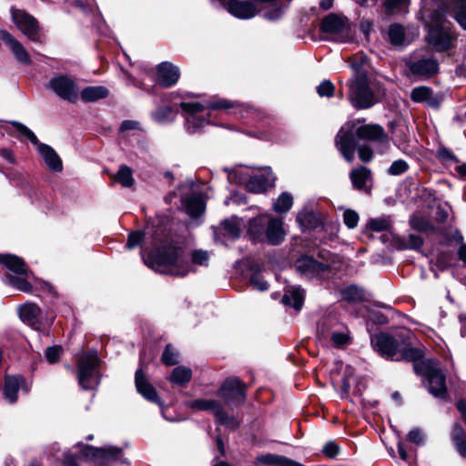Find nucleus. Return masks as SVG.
Instances as JSON below:
<instances>
[{"mask_svg": "<svg viewBox=\"0 0 466 466\" xmlns=\"http://www.w3.org/2000/svg\"><path fill=\"white\" fill-rule=\"evenodd\" d=\"M360 119H353L345 123L335 137V146L344 159L352 163L357 147L356 137L372 142L377 151L384 154L390 148V139L382 127L377 124L360 125Z\"/></svg>", "mask_w": 466, "mask_h": 466, "instance_id": "nucleus-1", "label": "nucleus"}, {"mask_svg": "<svg viewBox=\"0 0 466 466\" xmlns=\"http://www.w3.org/2000/svg\"><path fill=\"white\" fill-rule=\"evenodd\" d=\"M448 5L456 22L466 30V0H449Z\"/></svg>", "mask_w": 466, "mask_h": 466, "instance_id": "nucleus-33", "label": "nucleus"}, {"mask_svg": "<svg viewBox=\"0 0 466 466\" xmlns=\"http://www.w3.org/2000/svg\"><path fill=\"white\" fill-rule=\"evenodd\" d=\"M135 383L137 391L148 401L160 404L157 393L155 388L147 381L140 370H137L135 375Z\"/></svg>", "mask_w": 466, "mask_h": 466, "instance_id": "nucleus-26", "label": "nucleus"}, {"mask_svg": "<svg viewBox=\"0 0 466 466\" xmlns=\"http://www.w3.org/2000/svg\"><path fill=\"white\" fill-rule=\"evenodd\" d=\"M145 262L155 271L177 277H184L191 270V265L185 250L177 246L150 251Z\"/></svg>", "mask_w": 466, "mask_h": 466, "instance_id": "nucleus-2", "label": "nucleus"}, {"mask_svg": "<svg viewBox=\"0 0 466 466\" xmlns=\"http://www.w3.org/2000/svg\"><path fill=\"white\" fill-rule=\"evenodd\" d=\"M408 66L412 75L420 77H431L438 71V63L431 57L410 60Z\"/></svg>", "mask_w": 466, "mask_h": 466, "instance_id": "nucleus-22", "label": "nucleus"}, {"mask_svg": "<svg viewBox=\"0 0 466 466\" xmlns=\"http://www.w3.org/2000/svg\"><path fill=\"white\" fill-rule=\"evenodd\" d=\"M408 169V163L403 159H398L391 163L387 172L390 176H400L405 173Z\"/></svg>", "mask_w": 466, "mask_h": 466, "instance_id": "nucleus-47", "label": "nucleus"}, {"mask_svg": "<svg viewBox=\"0 0 466 466\" xmlns=\"http://www.w3.org/2000/svg\"><path fill=\"white\" fill-rule=\"evenodd\" d=\"M413 368L416 373L423 375L427 380L428 390L435 397L446 398L447 388L445 375L432 360H421L414 361Z\"/></svg>", "mask_w": 466, "mask_h": 466, "instance_id": "nucleus-7", "label": "nucleus"}, {"mask_svg": "<svg viewBox=\"0 0 466 466\" xmlns=\"http://www.w3.org/2000/svg\"><path fill=\"white\" fill-rule=\"evenodd\" d=\"M256 462L258 464H264L268 466H303L299 462L292 461L285 456L271 453L257 457Z\"/></svg>", "mask_w": 466, "mask_h": 466, "instance_id": "nucleus-28", "label": "nucleus"}, {"mask_svg": "<svg viewBox=\"0 0 466 466\" xmlns=\"http://www.w3.org/2000/svg\"><path fill=\"white\" fill-rule=\"evenodd\" d=\"M432 96V90L427 86H417L411 90L410 98L416 103L429 101Z\"/></svg>", "mask_w": 466, "mask_h": 466, "instance_id": "nucleus-41", "label": "nucleus"}, {"mask_svg": "<svg viewBox=\"0 0 466 466\" xmlns=\"http://www.w3.org/2000/svg\"><path fill=\"white\" fill-rule=\"evenodd\" d=\"M25 380L20 376H5L4 384V396L11 403L17 399V392Z\"/></svg>", "mask_w": 466, "mask_h": 466, "instance_id": "nucleus-27", "label": "nucleus"}, {"mask_svg": "<svg viewBox=\"0 0 466 466\" xmlns=\"http://www.w3.org/2000/svg\"><path fill=\"white\" fill-rule=\"evenodd\" d=\"M243 225L244 222L241 218L232 217L221 223V230H223L226 236L234 239L238 238Z\"/></svg>", "mask_w": 466, "mask_h": 466, "instance_id": "nucleus-32", "label": "nucleus"}, {"mask_svg": "<svg viewBox=\"0 0 466 466\" xmlns=\"http://www.w3.org/2000/svg\"><path fill=\"white\" fill-rule=\"evenodd\" d=\"M63 349L61 346H51L46 350V358L51 364L56 363L62 354Z\"/></svg>", "mask_w": 466, "mask_h": 466, "instance_id": "nucleus-51", "label": "nucleus"}, {"mask_svg": "<svg viewBox=\"0 0 466 466\" xmlns=\"http://www.w3.org/2000/svg\"><path fill=\"white\" fill-rule=\"evenodd\" d=\"M184 206L186 212L192 218L200 216L205 210V203L202 198L196 195L186 198Z\"/></svg>", "mask_w": 466, "mask_h": 466, "instance_id": "nucleus-31", "label": "nucleus"}, {"mask_svg": "<svg viewBox=\"0 0 466 466\" xmlns=\"http://www.w3.org/2000/svg\"><path fill=\"white\" fill-rule=\"evenodd\" d=\"M248 234L254 241L279 245L284 240L286 232L282 219L265 213L249 220Z\"/></svg>", "mask_w": 466, "mask_h": 466, "instance_id": "nucleus-4", "label": "nucleus"}, {"mask_svg": "<svg viewBox=\"0 0 466 466\" xmlns=\"http://www.w3.org/2000/svg\"><path fill=\"white\" fill-rule=\"evenodd\" d=\"M363 291L355 285H350L341 290L343 299L350 302H357L363 299Z\"/></svg>", "mask_w": 466, "mask_h": 466, "instance_id": "nucleus-42", "label": "nucleus"}, {"mask_svg": "<svg viewBox=\"0 0 466 466\" xmlns=\"http://www.w3.org/2000/svg\"><path fill=\"white\" fill-rule=\"evenodd\" d=\"M304 300V290L300 287H289L286 289L282 297V303L293 307L295 309H300Z\"/></svg>", "mask_w": 466, "mask_h": 466, "instance_id": "nucleus-30", "label": "nucleus"}, {"mask_svg": "<svg viewBox=\"0 0 466 466\" xmlns=\"http://www.w3.org/2000/svg\"><path fill=\"white\" fill-rule=\"evenodd\" d=\"M99 358L96 351L83 353L77 360L78 383L84 390H94L100 383Z\"/></svg>", "mask_w": 466, "mask_h": 466, "instance_id": "nucleus-9", "label": "nucleus"}, {"mask_svg": "<svg viewBox=\"0 0 466 466\" xmlns=\"http://www.w3.org/2000/svg\"><path fill=\"white\" fill-rule=\"evenodd\" d=\"M230 182L244 184L247 190L252 193H262L274 184L275 177L269 167H264L257 174L249 176L241 168L230 171L228 174Z\"/></svg>", "mask_w": 466, "mask_h": 466, "instance_id": "nucleus-8", "label": "nucleus"}, {"mask_svg": "<svg viewBox=\"0 0 466 466\" xmlns=\"http://www.w3.org/2000/svg\"><path fill=\"white\" fill-rule=\"evenodd\" d=\"M297 221L302 228H311L315 224V216L310 211L302 210L298 213Z\"/></svg>", "mask_w": 466, "mask_h": 466, "instance_id": "nucleus-46", "label": "nucleus"}, {"mask_svg": "<svg viewBox=\"0 0 466 466\" xmlns=\"http://www.w3.org/2000/svg\"><path fill=\"white\" fill-rule=\"evenodd\" d=\"M350 178L356 189L369 192V189L366 187L367 182L371 179V172L369 168L365 167H359L352 169L350 173Z\"/></svg>", "mask_w": 466, "mask_h": 466, "instance_id": "nucleus-29", "label": "nucleus"}, {"mask_svg": "<svg viewBox=\"0 0 466 466\" xmlns=\"http://www.w3.org/2000/svg\"><path fill=\"white\" fill-rule=\"evenodd\" d=\"M456 35L449 22L442 15L441 10H437L431 15V25L427 39L429 44L437 51H445L451 46V42Z\"/></svg>", "mask_w": 466, "mask_h": 466, "instance_id": "nucleus-6", "label": "nucleus"}, {"mask_svg": "<svg viewBox=\"0 0 466 466\" xmlns=\"http://www.w3.org/2000/svg\"><path fill=\"white\" fill-rule=\"evenodd\" d=\"M409 440L413 443L421 444L424 441V434L420 430L413 429L409 432Z\"/></svg>", "mask_w": 466, "mask_h": 466, "instance_id": "nucleus-60", "label": "nucleus"}, {"mask_svg": "<svg viewBox=\"0 0 466 466\" xmlns=\"http://www.w3.org/2000/svg\"><path fill=\"white\" fill-rule=\"evenodd\" d=\"M59 451H60L59 444L57 442H53L46 447L45 452L48 457L56 459Z\"/></svg>", "mask_w": 466, "mask_h": 466, "instance_id": "nucleus-61", "label": "nucleus"}, {"mask_svg": "<svg viewBox=\"0 0 466 466\" xmlns=\"http://www.w3.org/2000/svg\"><path fill=\"white\" fill-rule=\"evenodd\" d=\"M250 284L254 289L259 291H265L268 289V282L258 274H255L251 277Z\"/></svg>", "mask_w": 466, "mask_h": 466, "instance_id": "nucleus-56", "label": "nucleus"}, {"mask_svg": "<svg viewBox=\"0 0 466 466\" xmlns=\"http://www.w3.org/2000/svg\"><path fill=\"white\" fill-rule=\"evenodd\" d=\"M10 124L19 134L37 147L39 154L52 171L60 172L63 169L61 158L50 146L40 143L34 132L24 124L18 121H12Z\"/></svg>", "mask_w": 466, "mask_h": 466, "instance_id": "nucleus-11", "label": "nucleus"}, {"mask_svg": "<svg viewBox=\"0 0 466 466\" xmlns=\"http://www.w3.org/2000/svg\"><path fill=\"white\" fill-rule=\"evenodd\" d=\"M0 38L9 46L14 56L19 63L25 65L31 64V59L26 49L10 33L6 30H0Z\"/></svg>", "mask_w": 466, "mask_h": 466, "instance_id": "nucleus-24", "label": "nucleus"}, {"mask_svg": "<svg viewBox=\"0 0 466 466\" xmlns=\"http://www.w3.org/2000/svg\"><path fill=\"white\" fill-rule=\"evenodd\" d=\"M438 157L443 160H453L457 161L456 157L449 149L441 147L438 150Z\"/></svg>", "mask_w": 466, "mask_h": 466, "instance_id": "nucleus-62", "label": "nucleus"}, {"mask_svg": "<svg viewBox=\"0 0 466 466\" xmlns=\"http://www.w3.org/2000/svg\"><path fill=\"white\" fill-rule=\"evenodd\" d=\"M296 271L305 279H324L330 276L331 268L328 264L319 262L311 256H301L294 264Z\"/></svg>", "mask_w": 466, "mask_h": 466, "instance_id": "nucleus-12", "label": "nucleus"}, {"mask_svg": "<svg viewBox=\"0 0 466 466\" xmlns=\"http://www.w3.org/2000/svg\"><path fill=\"white\" fill-rule=\"evenodd\" d=\"M162 361L167 366L177 364L179 361L178 351L171 345H167L162 354Z\"/></svg>", "mask_w": 466, "mask_h": 466, "instance_id": "nucleus-44", "label": "nucleus"}, {"mask_svg": "<svg viewBox=\"0 0 466 466\" xmlns=\"http://www.w3.org/2000/svg\"><path fill=\"white\" fill-rule=\"evenodd\" d=\"M188 406L198 410L210 411L220 424L228 428L235 429L238 426V420L233 416L228 415L218 400L197 399L190 401Z\"/></svg>", "mask_w": 466, "mask_h": 466, "instance_id": "nucleus-14", "label": "nucleus"}, {"mask_svg": "<svg viewBox=\"0 0 466 466\" xmlns=\"http://www.w3.org/2000/svg\"><path fill=\"white\" fill-rule=\"evenodd\" d=\"M423 244V239L415 234L409 235L408 238V245L406 248H412V249H420Z\"/></svg>", "mask_w": 466, "mask_h": 466, "instance_id": "nucleus-59", "label": "nucleus"}, {"mask_svg": "<svg viewBox=\"0 0 466 466\" xmlns=\"http://www.w3.org/2000/svg\"><path fill=\"white\" fill-rule=\"evenodd\" d=\"M359 157L362 162H370L373 158L372 149L366 145L360 146L358 147Z\"/></svg>", "mask_w": 466, "mask_h": 466, "instance_id": "nucleus-55", "label": "nucleus"}, {"mask_svg": "<svg viewBox=\"0 0 466 466\" xmlns=\"http://www.w3.org/2000/svg\"><path fill=\"white\" fill-rule=\"evenodd\" d=\"M180 76L179 68L169 62H163L157 66V83L163 87L174 86Z\"/></svg>", "mask_w": 466, "mask_h": 466, "instance_id": "nucleus-23", "label": "nucleus"}, {"mask_svg": "<svg viewBox=\"0 0 466 466\" xmlns=\"http://www.w3.org/2000/svg\"><path fill=\"white\" fill-rule=\"evenodd\" d=\"M77 447H83L80 451V454L88 460L99 458L106 460H118L122 454L121 449L116 447L95 448L89 445L83 446L81 443H78Z\"/></svg>", "mask_w": 466, "mask_h": 466, "instance_id": "nucleus-21", "label": "nucleus"}, {"mask_svg": "<svg viewBox=\"0 0 466 466\" xmlns=\"http://www.w3.org/2000/svg\"><path fill=\"white\" fill-rule=\"evenodd\" d=\"M388 35L393 46H400L405 39L404 28L399 24H393L389 27Z\"/></svg>", "mask_w": 466, "mask_h": 466, "instance_id": "nucleus-40", "label": "nucleus"}, {"mask_svg": "<svg viewBox=\"0 0 466 466\" xmlns=\"http://www.w3.org/2000/svg\"><path fill=\"white\" fill-rule=\"evenodd\" d=\"M331 340L336 347H341L349 342V336L345 332L333 331L331 333Z\"/></svg>", "mask_w": 466, "mask_h": 466, "instance_id": "nucleus-54", "label": "nucleus"}, {"mask_svg": "<svg viewBox=\"0 0 466 466\" xmlns=\"http://www.w3.org/2000/svg\"><path fill=\"white\" fill-rule=\"evenodd\" d=\"M410 0H385L384 7L388 15L407 13Z\"/></svg>", "mask_w": 466, "mask_h": 466, "instance_id": "nucleus-38", "label": "nucleus"}, {"mask_svg": "<svg viewBox=\"0 0 466 466\" xmlns=\"http://www.w3.org/2000/svg\"><path fill=\"white\" fill-rule=\"evenodd\" d=\"M180 106L187 114L186 117L187 130L191 133H196L208 123L205 118L200 117L198 113L202 112L205 108L211 110L234 108L236 104L224 98H215L206 104L182 102Z\"/></svg>", "mask_w": 466, "mask_h": 466, "instance_id": "nucleus-5", "label": "nucleus"}, {"mask_svg": "<svg viewBox=\"0 0 466 466\" xmlns=\"http://www.w3.org/2000/svg\"><path fill=\"white\" fill-rule=\"evenodd\" d=\"M232 15L240 19H249L258 14V0H218Z\"/></svg>", "mask_w": 466, "mask_h": 466, "instance_id": "nucleus-18", "label": "nucleus"}, {"mask_svg": "<svg viewBox=\"0 0 466 466\" xmlns=\"http://www.w3.org/2000/svg\"><path fill=\"white\" fill-rule=\"evenodd\" d=\"M12 20L16 27L30 40L37 41L39 25L36 19L21 9H11Z\"/></svg>", "mask_w": 466, "mask_h": 466, "instance_id": "nucleus-17", "label": "nucleus"}, {"mask_svg": "<svg viewBox=\"0 0 466 466\" xmlns=\"http://www.w3.org/2000/svg\"><path fill=\"white\" fill-rule=\"evenodd\" d=\"M375 350L384 358L391 360H410L416 361L423 357V351L420 349L412 348L405 340L403 336H390L386 333H380L374 339Z\"/></svg>", "mask_w": 466, "mask_h": 466, "instance_id": "nucleus-3", "label": "nucleus"}, {"mask_svg": "<svg viewBox=\"0 0 466 466\" xmlns=\"http://www.w3.org/2000/svg\"><path fill=\"white\" fill-rule=\"evenodd\" d=\"M107 95L108 90L105 86H87L82 90L81 98L86 102H95L106 97Z\"/></svg>", "mask_w": 466, "mask_h": 466, "instance_id": "nucleus-34", "label": "nucleus"}, {"mask_svg": "<svg viewBox=\"0 0 466 466\" xmlns=\"http://www.w3.org/2000/svg\"><path fill=\"white\" fill-rule=\"evenodd\" d=\"M0 263L14 274L7 276L9 284L24 292L32 290V286L27 280L29 271L22 258L15 255L0 254Z\"/></svg>", "mask_w": 466, "mask_h": 466, "instance_id": "nucleus-10", "label": "nucleus"}, {"mask_svg": "<svg viewBox=\"0 0 466 466\" xmlns=\"http://www.w3.org/2000/svg\"><path fill=\"white\" fill-rule=\"evenodd\" d=\"M143 234L141 232L136 231L132 232L128 235L127 248L128 249H132L136 248L142 240Z\"/></svg>", "mask_w": 466, "mask_h": 466, "instance_id": "nucleus-57", "label": "nucleus"}, {"mask_svg": "<svg viewBox=\"0 0 466 466\" xmlns=\"http://www.w3.org/2000/svg\"><path fill=\"white\" fill-rule=\"evenodd\" d=\"M218 395L224 399L226 403H242L245 400L244 384L238 378H230L225 380L220 387Z\"/></svg>", "mask_w": 466, "mask_h": 466, "instance_id": "nucleus-20", "label": "nucleus"}, {"mask_svg": "<svg viewBox=\"0 0 466 466\" xmlns=\"http://www.w3.org/2000/svg\"><path fill=\"white\" fill-rule=\"evenodd\" d=\"M191 377L192 371L189 368L178 366L172 370L170 381L177 385H183L187 383Z\"/></svg>", "mask_w": 466, "mask_h": 466, "instance_id": "nucleus-36", "label": "nucleus"}, {"mask_svg": "<svg viewBox=\"0 0 466 466\" xmlns=\"http://www.w3.org/2000/svg\"><path fill=\"white\" fill-rule=\"evenodd\" d=\"M173 116V109L169 106L159 107L153 113V118L157 122H165Z\"/></svg>", "mask_w": 466, "mask_h": 466, "instance_id": "nucleus-49", "label": "nucleus"}, {"mask_svg": "<svg viewBox=\"0 0 466 466\" xmlns=\"http://www.w3.org/2000/svg\"><path fill=\"white\" fill-rule=\"evenodd\" d=\"M64 463L67 466H78L76 461V457L71 452H66L64 454Z\"/></svg>", "mask_w": 466, "mask_h": 466, "instance_id": "nucleus-64", "label": "nucleus"}, {"mask_svg": "<svg viewBox=\"0 0 466 466\" xmlns=\"http://www.w3.org/2000/svg\"><path fill=\"white\" fill-rule=\"evenodd\" d=\"M115 179L125 187H132L134 184L132 169L127 166H121L115 175Z\"/></svg>", "mask_w": 466, "mask_h": 466, "instance_id": "nucleus-39", "label": "nucleus"}, {"mask_svg": "<svg viewBox=\"0 0 466 466\" xmlns=\"http://www.w3.org/2000/svg\"><path fill=\"white\" fill-rule=\"evenodd\" d=\"M334 89L335 86L329 80H324L317 86V93L319 96L331 97Z\"/></svg>", "mask_w": 466, "mask_h": 466, "instance_id": "nucleus-52", "label": "nucleus"}, {"mask_svg": "<svg viewBox=\"0 0 466 466\" xmlns=\"http://www.w3.org/2000/svg\"><path fill=\"white\" fill-rule=\"evenodd\" d=\"M209 259V255L207 251L204 250H195L191 254V262L193 264L200 265V266H206L208 265Z\"/></svg>", "mask_w": 466, "mask_h": 466, "instance_id": "nucleus-53", "label": "nucleus"}, {"mask_svg": "<svg viewBox=\"0 0 466 466\" xmlns=\"http://www.w3.org/2000/svg\"><path fill=\"white\" fill-rule=\"evenodd\" d=\"M258 14L269 21H276L282 16V6L278 3L279 0H258Z\"/></svg>", "mask_w": 466, "mask_h": 466, "instance_id": "nucleus-25", "label": "nucleus"}, {"mask_svg": "<svg viewBox=\"0 0 466 466\" xmlns=\"http://www.w3.org/2000/svg\"><path fill=\"white\" fill-rule=\"evenodd\" d=\"M359 219L358 213L352 209H346L343 213L344 224L349 228H355L359 223Z\"/></svg>", "mask_w": 466, "mask_h": 466, "instance_id": "nucleus-50", "label": "nucleus"}, {"mask_svg": "<svg viewBox=\"0 0 466 466\" xmlns=\"http://www.w3.org/2000/svg\"><path fill=\"white\" fill-rule=\"evenodd\" d=\"M137 127H138L137 122L132 121V120H125L122 122V124L120 126V130L121 131L133 130V129H137Z\"/></svg>", "mask_w": 466, "mask_h": 466, "instance_id": "nucleus-63", "label": "nucleus"}, {"mask_svg": "<svg viewBox=\"0 0 466 466\" xmlns=\"http://www.w3.org/2000/svg\"><path fill=\"white\" fill-rule=\"evenodd\" d=\"M391 220L390 217H380L376 218H370L367 222V228L374 232H382L390 229Z\"/></svg>", "mask_w": 466, "mask_h": 466, "instance_id": "nucleus-37", "label": "nucleus"}, {"mask_svg": "<svg viewBox=\"0 0 466 466\" xmlns=\"http://www.w3.org/2000/svg\"><path fill=\"white\" fill-rule=\"evenodd\" d=\"M321 30L330 34L335 40L339 42H348L351 38L348 19L336 14H329L322 20Z\"/></svg>", "mask_w": 466, "mask_h": 466, "instance_id": "nucleus-15", "label": "nucleus"}, {"mask_svg": "<svg viewBox=\"0 0 466 466\" xmlns=\"http://www.w3.org/2000/svg\"><path fill=\"white\" fill-rule=\"evenodd\" d=\"M366 62V57L363 56H359L353 58V60L350 63V67L354 71V79L360 78V77H366L365 71L363 69L364 64Z\"/></svg>", "mask_w": 466, "mask_h": 466, "instance_id": "nucleus-45", "label": "nucleus"}, {"mask_svg": "<svg viewBox=\"0 0 466 466\" xmlns=\"http://www.w3.org/2000/svg\"><path fill=\"white\" fill-rule=\"evenodd\" d=\"M451 439L460 455L466 459V432L461 425H454Z\"/></svg>", "mask_w": 466, "mask_h": 466, "instance_id": "nucleus-35", "label": "nucleus"}, {"mask_svg": "<svg viewBox=\"0 0 466 466\" xmlns=\"http://www.w3.org/2000/svg\"><path fill=\"white\" fill-rule=\"evenodd\" d=\"M349 98L358 108H369L374 105V96L369 87L367 77H360L350 81Z\"/></svg>", "mask_w": 466, "mask_h": 466, "instance_id": "nucleus-13", "label": "nucleus"}, {"mask_svg": "<svg viewBox=\"0 0 466 466\" xmlns=\"http://www.w3.org/2000/svg\"><path fill=\"white\" fill-rule=\"evenodd\" d=\"M410 224L413 229L418 231L427 232L432 228L431 225L426 219L418 216L411 217Z\"/></svg>", "mask_w": 466, "mask_h": 466, "instance_id": "nucleus-48", "label": "nucleus"}, {"mask_svg": "<svg viewBox=\"0 0 466 466\" xmlns=\"http://www.w3.org/2000/svg\"><path fill=\"white\" fill-rule=\"evenodd\" d=\"M48 86L62 99L75 103L78 99V88L75 81L66 76L51 78Z\"/></svg>", "mask_w": 466, "mask_h": 466, "instance_id": "nucleus-16", "label": "nucleus"}, {"mask_svg": "<svg viewBox=\"0 0 466 466\" xmlns=\"http://www.w3.org/2000/svg\"><path fill=\"white\" fill-rule=\"evenodd\" d=\"M293 198L290 194H281L273 205V209L277 213H285L292 207Z\"/></svg>", "mask_w": 466, "mask_h": 466, "instance_id": "nucleus-43", "label": "nucleus"}, {"mask_svg": "<svg viewBox=\"0 0 466 466\" xmlns=\"http://www.w3.org/2000/svg\"><path fill=\"white\" fill-rule=\"evenodd\" d=\"M339 448L334 441L327 442L323 447V453L329 458H334L339 453Z\"/></svg>", "mask_w": 466, "mask_h": 466, "instance_id": "nucleus-58", "label": "nucleus"}, {"mask_svg": "<svg viewBox=\"0 0 466 466\" xmlns=\"http://www.w3.org/2000/svg\"><path fill=\"white\" fill-rule=\"evenodd\" d=\"M19 317L23 322L33 329L42 331L50 325L45 320L41 309L34 303H25L19 308Z\"/></svg>", "mask_w": 466, "mask_h": 466, "instance_id": "nucleus-19", "label": "nucleus"}]
</instances>
